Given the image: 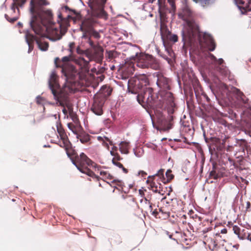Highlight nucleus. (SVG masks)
Segmentation results:
<instances>
[{
    "label": "nucleus",
    "mask_w": 251,
    "mask_h": 251,
    "mask_svg": "<svg viewBox=\"0 0 251 251\" xmlns=\"http://www.w3.org/2000/svg\"><path fill=\"white\" fill-rule=\"evenodd\" d=\"M62 111L65 114H66L67 113V110L65 108H64L63 109Z\"/></svg>",
    "instance_id": "13d9d810"
},
{
    "label": "nucleus",
    "mask_w": 251,
    "mask_h": 251,
    "mask_svg": "<svg viewBox=\"0 0 251 251\" xmlns=\"http://www.w3.org/2000/svg\"><path fill=\"white\" fill-rule=\"evenodd\" d=\"M166 176L167 177L168 181H171L174 177V176L172 174V171L171 170H168L167 171Z\"/></svg>",
    "instance_id": "4c0bfd02"
},
{
    "label": "nucleus",
    "mask_w": 251,
    "mask_h": 251,
    "mask_svg": "<svg viewBox=\"0 0 251 251\" xmlns=\"http://www.w3.org/2000/svg\"><path fill=\"white\" fill-rule=\"evenodd\" d=\"M89 60L88 61L86 60L83 57H80L76 60V62L77 64L81 66V68H83L85 70L88 71L89 69Z\"/></svg>",
    "instance_id": "5701e85b"
},
{
    "label": "nucleus",
    "mask_w": 251,
    "mask_h": 251,
    "mask_svg": "<svg viewBox=\"0 0 251 251\" xmlns=\"http://www.w3.org/2000/svg\"><path fill=\"white\" fill-rule=\"evenodd\" d=\"M165 0H158V4L161 5L164 2Z\"/></svg>",
    "instance_id": "5fc2aeb1"
},
{
    "label": "nucleus",
    "mask_w": 251,
    "mask_h": 251,
    "mask_svg": "<svg viewBox=\"0 0 251 251\" xmlns=\"http://www.w3.org/2000/svg\"><path fill=\"white\" fill-rule=\"evenodd\" d=\"M66 152L73 163L80 172L92 177L96 176L95 173L89 169L88 167L96 168L98 167V165L91 160L84 153L81 152L78 155L72 147Z\"/></svg>",
    "instance_id": "39448f33"
},
{
    "label": "nucleus",
    "mask_w": 251,
    "mask_h": 251,
    "mask_svg": "<svg viewBox=\"0 0 251 251\" xmlns=\"http://www.w3.org/2000/svg\"><path fill=\"white\" fill-rule=\"evenodd\" d=\"M149 54H140L136 59V66L142 69L149 68Z\"/></svg>",
    "instance_id": "f8f14e48"
},
{
    "label": "nucleus",
    "mask_w": 251,
    "mask_h": 251,
    "mask_svg": "<svg viewBox=\"0 0 251 251\" xmlns=\"http://www.w3.org/2000/svg\"><path fill=\"white\" fill-rule=\"evenodd\" d=\"M26 0H14V3L12 7L13 12H15V8L18 6H22L25 2Z\"/></svg>",
    "instance_id": "bb28decb"
},
{
    "label": "nucleus",
    "mask_w": 251,
    "mask_h": 251,
    "mask_svg": "<svg viewBox=\"0 0 251 251\" xmlns=\"http://www.w3.org/2000/svg\"><path fill=\"white\" fill-rule=\"evenodd\" d=\"M196 3H199L203 7L207 6L211 4V0H193Z\"/></svg>",
    "instance_id": "c756f323"
},
{
    "label": "nucleus",
    "mask_w": 251,
    "mask_h": 251,
    "mask_svg": "<svg viewBox=\"0 0 251 251\" xmlns=\"http://www.w3.org/2000/svg\"><path fill=\"white\" fill-rule=\"evenodd\" d=\"M233 230L235 234L239 235L240 232V228L237 226H233Z\"/></svg>",
    "instance_id": "79ce46f5"
},
{
    "label": "nucleus",
    "mask_w": 251,
    "mask_h": 251,
    "mask_svg": "<svg viewBox=\"0 0 251 251\" xmlns=\"http://www.w3.org/2000/svg\"><path fill=\"white\" fill-rule=\"evenodd\" d=\"M144 202L145 203L143 205L142 210L144 211L145 213L147 214H149V213L152 214V213L153 211H152L153 208L152 204L149 200H147L146 199H145L144 201Z\"/></svg>",
    "instance_id": "412c9836"
},
{
    "label": "nucleus",
    "mask_w": 251,
    "mask_h": 251,
    "mask_svg": "<svg viewBox=\"0 0 251 251\" xmlns=\"http://www.w3.org/2000/svg\"><path fill=\"white\" fill-rule=\"evenodd\" d=\"M170 213L169 211L166 210L164 207H161L157 211L156 209L153 210L152 215L155 218L166 219L170 217Z\"/></svg>",
    "instance_id": "4468645a"
},
{
    "label": "nucleus",
    "mask_w": 251,
    "mask_h": 251,
    "mask_svg": "<svg viewBox=\"0 0 251 251\" xmlns=\"http://www.w3.org/2000/svg\"><path fill=\"white\" fill-rule=\"evenodd\" d=\"M58 22L59 25L62 24L63 26H66L68 24V19L63 18L61 13H59L58 15Z\"/></svg>",
    "instance_id": "cd10ccee"
},
{
    "label": "nucleus",
    "mask_w": 251,
    "mask_h": 251,
    "mask_svg": "<svg viewBox=\"0 0 251 251\" xmlns=\"http://www.w3.org/2000/svg\"><path fill=\"white\" fill-rule=\"evenodd\" d=\"M77 139H79L82 144L88 143L90 140L91 136L85 132L79 133L77 136Z\"/></svg>",
    "instance_id": "4be33fe9"
},
{
    "label": "nucleus",
    "mask_w": 251,
    "mask_h": 251,
    "mask_svg": "<svg viewBox=\"0 0 251 251\" xmlns=\"http://www.w3.org/2000/svg\"><path fill=\"white\" fill-rule=\"evenodd\" d=\"M226 232H227V229L226 228H224V229H222L221 231V233H223V234L226 233Z\"/></svg>",
    "instance_id": "3c124183"
},
{
    "label": "nucleus",
    "mask_w": 251,
    "mask_h": 251,
    "mask_svg": "<svg viewBox=\"0 0 251 251\" xmlns=\"http://www.w3.org/2000/svg\"><path fill=\"white\" fill-rule=\"evenodd\" d=\"M104 88L102 87L100 92L94 96V101L91 107V110L96 115L100 116L103 114V106L105 102L106 98L110 95L108 92L107 94L103 93Z\"/></svg>",
    "instance_id": "0eeeda50"
},
{
    "label": "nucleus",
    "mask_w": 251,
    "mask_h": 251,
    "mask_svg": "<svg viewBox=\"0 0 251 251\" xmlns=\"http://www.w3.org/2000/svg\"><path fill=\"white\" fill-rule=\"evenodd\" d=\"M168 2L171 4L172 7H174L175 5V3L173 0H168Z\"/></svg>",
    "instance_id": "864d4df0"
},
{
    "label": "nucleus",
    "mask_w": 251,
    "mask_h": 251,
    "mask_svg": "<svg viewBox=\"0 0 251 251\" xmlns=\"http://www.w3.org/2000/svg\"><path fill=\"white\" fill-rule=\"evenodd\" d=\"M209 176L214 179H217L219 177L214 169L210 172Z\"/></svg>",
    "instance_id": "58836bf2"
},
{
    "label": "nucleus",
    "mask_w": 251,
    "mask_h": 251,
    "mask_svg": "<svg viewBox=\"0 0 251 251\" xmlns=\"http://www.w3.org/2000/svg\"><path fill=\"white\" fill-rule=\"evenodd\" d=\"M234 177H235V178L237 180L239 181V177H239V176H237L236 175H235V176H234Z\"/></svg>",
    "instance_id": "052dcab7"
},
{
    "label": "nucleus",
    "mask_w": 251,
    "mask_h": 251,
    "mask_svg": "<svg viewBox=\"0 0 251 251\" xmlns=\"http://www.w3.org/2000/svg\"><path fill=\"white\" fill-rule=\"evenodd\" d=\"M149 68L158 70L160 69V65L158 61L151 55L149 56Z\"/></svg>",
    "instance_id": "f3484780"
},
{
    "label": "nucleus",
    "mask_w": 251,
    "mask_h": 251,
    "mask_svg": "<svg viewBox=\"0 0 251 251\" xmlns=\"http://www.w3.org/2000/svg\"><path fill=\"white\" fill-rule=\"evenodd\" d=\"M160 33L163 38L166 37L171 41L176 42L178 40V37L176 35H171V32L168 30L166 26L161 25Z\"/></svg>",
    "instance_id": "ddd939ff"
},
{
    "label": "nucleus",
    "mask_w": 251,
    "mask_h": 251,
    "mask_svg": "<svg viewBox=\"0 0 251 251\" xmlns=\"http://www.w3.org/2000/svg\"><path fill=\"white\" fill-rule=\"evenodd\" d=\"M235 93L236 95L237 99L241 102L244 104H248L249 99L246 97L243 92H241L240 90L236 89Z\"/></svg>",
    "instance_id": "a211bd4d"
},
{
    "label": "nucleus",
    "mask_w": 251,
    "mask_h": 251,
    "mask_svg": "<svg viewBox=\"0 0 251 251\" xmlns=\"http://www.w3.org/2000/svg\"><path fill=\"white\" fill-rule=\"evenodd\" d=\"M192 15V12L190 8L186 5H184L182 9V12L178 14L179 17L183 20H186L190 18Z\"/></svg>",
    "instance_id": "dca6fc26"
},
{
    "label": "nucleus",
    "mask_w": 251,
    "mask_h": 251,
    "mask_svg": "<svg viewBox=\"0 0 251 251\" xmlns=\"http://www.w3.org/2000/svg\"><path fill=\"white\" fill-rule=\"evenodd\" d=\"M106 0H89L90 6L93 10L102 11Z\"/></svg>",
    "instance_id": "2eb2a0df"
},
{
    "label": "nucleus",
    "mask_w": 251,
    "mask_h": 251,
    "mask_svg": "<svg viewBox=\"0 0 251 251\" xmlns=\"http://www.w3.org/2000/svg\"><path fill=\"white\" fill-rule=\"evenodd\" d=\"M68 128L71 130L76 135V136L79 133H78L79 130L80 129V126H77L74 125L73 124L70 123L68 124Z\"/></svg>",
    "instance_id": "a878e982"
},
{
    "label": "nucleus",
    "mask_w": 251,
    "mask_h": 251,
    "mask_svg": "<svg viewBox=\"0 0 251 251\" xmlns=\"http://www.w3.org/2000/svg\"><path fill=\"white\" fill-rule=\"evenodd\" d=\"M105 139H106V140L107 141H108V142H109V144H110L111 145H112V142H111V141H110L108 139V138H105Z\"/></svg>",
    "instance_id": "680f3d73"
},
{
    "label": "nucleus",
    "mask_w": 251,
    "mask_h": 251,
    "mask_svg": "<svg viewBox=\"0 0 251 251\" xmlns=\"http://www.w3.org/2000/svg\"><path fill=\"white\" fill-rule=\"evenodd\" d=\"M3 195V192L0 191V198H1Z\"/></svg>",
    "instance_id": "0e129e2a"
},
{
    "label": "nucleus",
    "mask_w": 251,
    "mask_h": 251,
    "mask_svg": "<svg viewBox=\"0 0 251 251\" xmlns=\"http://www.w3.org/2000/svg\"><path fill=\"white\" fill-rule=\"evenodd\" d=\"M160 96L153 93V89L150 87H145L143 89V92L139 94L137 96V99L139 103L142 105L146 104L147 106L151 108H156L162 109H167L165 100L159 99Z\"/></svg>",
    "instance_id": "423d86ee"
},
{
    "label": "nucleus",
    "mask_w": 251,
    "mask_h": 251,
    "mask_svg": "<svg viewBox=\"0 0 251 251\" xmlns=\"http://www.w3.org/2000/svg\"><path fill=\"white\" fill-rule=\"evenodd\" d=\"M239 3L241 4H243L244 3V1L242 0H239Z\"/></svg>",
    "instance_id": "69168bd1"
},
{
    "label": "nucleus",
    "mask_w": 251,
    "mask_h": 251,
    "mask_svg": "<svg viewBox=\"0 0 251 251\" xmlns=\"http://www.w3.org/2000/svg\"><path fill=\"white\" fill-rule=\"evenodd\" d=\"M100 175L102 176L104 178L109 179H112L113 178V176L106 171H100Z\"/></svg>",
    "instance_id": "c9c22d12"
},
{
    "label": "nucleus",
    "mask_w": 251,
    "mask_h": 251,
    "mask_svg": "<svg viewBox=\"0 0 251 251\" xmlns=\"http://www.w3.org/2000/svg\"><path fill=\"white\" fill-rule=\"evenodd\" d=\"M241 180L242 182H243L245 180V179L242 177H239V180Z\"/></svg>",
    "instance_id": "e2e57ef3"
},
{
    "label": "nucleus",
    "mask_w": 251,
    "mask_h": 251,
    "mask_svg": "<svg viewBox=\"0 0 251 251\" xmlns=\"http://www.w3.org/2000/svg\"><path fill=\"white\" fill-rule=\"evenodd\" d=\"M96 25V21L94 18L90 17L84 19L80 26L81 30L85 32V34L83 35V37H86L87 36L85 34L92 31V30L94 28Z\"/></svg>",
    "instance_id": "9b49d317"
},
{
    "label": "nucleus",
    "mask_w": 251,
    "mask_h": 251,
    "mask_svg": "<svg viewBox=\"0 0 251 251\" xmlns=\"http://www.w3.org/2000/svg\"><path fill=\"white\" fill-rule=\"evenodd\" d=\"M237 0V1H238V0ZM248 0V3H249V4L251 3V0Z\"/></svg>",
    "instance_id": "338daca9"
},
{
    "label": "nucleus",
    "mask_w": 251,
    "mask_h": 251,
    "mask_svg": "<svg viewBox=\"0 0 251 251\" xmlns=\"http://www.w3.org/2000/svg\"><path fill=\"white\" fill-rule=\"evenodd\" d=\"M214 62H216L218 65H222L224 63V60L222 58H220L219 59H217V61H215Z\"/></svg>",
    "instance_id": "49530a36"
},
{
    "label": "nucleus",
    "mask_w": 251,
    "mask_h": 251,
    "mask_svg": "<svg viewBox=\"0 0 251 251\" xmlns=\"http://www.w3.org/2000/svg\"><path fill=\"white\" fill-rule=\"evenodd\" d=\"M129 143L123 141L120 144V151L122 153L127 154L129 152Z\"/></svg>",
    "instance_id": "393cba45"
},
{
    "label": "nucleus",
    "mask_w": 251,
    "mask_h": 251,
    "mask_svg": "<svg viewBox=\"0 0 251 251\" xmlns=\"http://www.w3.org/2000/svg\"><path fill=\"white\" fill-rule=\"evenodd\" d=\"M226 138L221 140L219 138H215L214 140L215 142V147L218 151H222L224 149L225 145Z\"/></svg>",
    "instance_id": "b1692460"
},
{
    "label": "nucleus",
    "mask_w": 251,
    "mask_h": 251,
    "mask_svg": "<svg viewBox=\"0 0 251 251\" xmlns=\"http://www.w3.org/2000/svg\"><path fill=\"white\" fill-rule=\"evenodd\" d=\"M111 154L114 156L112 159V162L116 161V160L121 161L123 159V158L120 156L119 154L116 152H115L113 150L110 151Z\"/></svg>",
    "instance_id": "7c9ffc66"
},
{
    "label": "nucleus",
    "mask_w": 251,
    "mask_h": 251,
    "mask_svg": "<svg viewBox=\"0 0 251 251\" xmlns=\"http://www.w3.org/2000/svg\"><path fill=\"white\" fill-rule=\"evenodd\" d=\"M76 51L77 53L79 54L84 55L86 57H87V53L88 52V49L83 50L81 49L80 48L78 47L76 49Z\"/></svg>",
    "instance_id": "ea45409f"
},
{
    "label": "nucleus",
    "mask_w": 251,
    "mask_h": 251,
    "mask_svg": "<svg viewBox=\"0 0 251 251\" xmlns=\"http://www.w3.org/2000/svg\"><path fill=\"white\" fill-rule=\"evenodd\" d=\"M26 41L28 45V52L31 51L33 49V42L35 41V36L29 33L25 35Z\"/></svg>",
    "instance_id": "6ab92c4d"
},
{
    "label": "nucleus",
    "mask_w": 251,
    "mask_h": 251,
    "mask_svg": "<svg viewBox=\"0 0 251 251\" xmlns=\"http://www.w3.org/2000/svg\"><path fill=\"white\" fill-rule=\"evenodd\" d=\"M154 75L157 77L156 84L160 89V98L165 100L168 113V117L165 118L160 110H157V112L158 111L159 113L157 122L161 130L168 131L173 127L174 118L173 114L176 109L173 93L168 91L171 89V80L160 72L155 73Z\"/></svg>",
    "instance_id": "7ed1b4c3"
},
{
    "label": "nucleus",
    "mask_w": 251,
    "mask_h": 251,
    "mask_svg": "<svg viewBox=\"0 0 251 251\" xmlns=\"http://www.w3.org/2000/svg\"><path fill=\"white\" fill-rule=\"evenodd\" d=\"M5 18H6V19L9 22H10V23H14V22H15L17 20L18 18H16V17H13L12 18H10L8 16V15L7 14H5Z\"/></svg>",
    "instance_id": "a19ab883"
},
{
    "label": "nucleus",
    "mask_w": 251,
    "mask_h": 251,
    "mask_svg": "<svg viewBox=\"0 0 251 251\" xmlns=\"http://www.w3.org/2000/svg\"><path fill=\"white\" fill-rule=\"evenodd\" d=\"M119 161L116 160V161L112 162V163L113 164L117 166L119 168H121L124 173L127 174L128 173V170L125 168L123 164L119 162Z\"/></svg>",
    "instance_id": "72a5a7b5"
},
{
    "label": "nucleus",
    "mask_w": 251,
    "mask_h": 251,
    "mask_svg": "<svg viewBox=\"0 0 251 251\" xmlns=\"http://www.w3.org/2000/svg\"><path fill=\"white\" fill-rule=\"evenodd\" d=\"M130 74H133V72L134 71V66L133 65L130 64Z\"/></svg>",
    "instance_id": "09e8293b"
},
{
    "label": "nucleus",
    "mask_w": 251,
    "mask_h": 251,
    "mask_svg": "<svg viewBox=\"0 0 251 251\" xmlns=\"http://www.w3.org/2000/svg\"><path fill=\"white\" fill-rule=\"evenodd\" d=\"M236 143L241 147L243 151L247 148L248 142L245 139H237Z\"/></svg>",
    "instance_id": "c85d7f7f"
},
{
    "label": "nucleus",
    "mask_w": 251,
    "mask_h": 251,
    "mask_svg": "<svg viewBox=\"0 0 251 251\" xmlns=\"http://www.w3.org/2000/svg\"><path fill=\"white\" fill-rule=\"evenodd\" d=\"M139 174L141 175L142 176H144L147 175V174L145 172H144V171H140L139 173Z\"/></svg>",
    "instance_id": "8fccbe9b"
},
{
    "label": "nucleus",
    "mask_w": 251,
    "mask_h": 251,
    "mask_svg": "<svg viewBox=\"0 0 251 251\" xmlns=\"http://www.w3.org/2000/svg\"><path fill=\"white\" fill-rule=\"evenodd\" d=\"M112 183L120 187L122 190L124 189V183L121 180L114 179L111 181Z\"/></svg>",
    "instance_id": "e433bc0d"
},
{
    "label": "nucleus",
    "mask_w": 251,
    "mask_h": 251,
    "mask_svg": "<svg viewBox=\"0 0 251 251\" xmlns=\"http://www.w3.org/2000/svg\"><path fill=\"white\" fill-rule=\"evenodd\" d=\"M119 161L116 160V161L112 162V163L113 164L117 166L119 168H121L124 173L127 174L128 173V170L125 168L123 164L119 162Z\"/></svg>",
    "instance_id": "473e14b6"
},
{
    "label": "nucleus",
    "mask_w": 251,
    "mask_h": 251,
    "mask_svg": "<svg viewBox=\"0 0 251 251\" xmlns=\"http://www.w3.org/2000/svg\"><path fill=\"white\" fill-rule=\"evenodd\" d=\"M87 57L89 61H95L100 63L103 59V49L101 46L95 47L93 49H88Z\"/></svg>",
    "instance_id": "1a4fd4ad"
},
{
    "label": "nucleus",
    "mask_w": 251,
    "mask_h": 251,
    "mask_svg": "<svg viewBox=\"0 0 251 251\" xmlns=\"http://www.w3.org/2000/svg\"><path fill=\"white\" fill-rule=\"evenodd\" d=\"M87 33L89 34L90 37L91 36H93L97 39H99L100 37V33L98 31L95 30L94 28L92 29V31L88 32Z\"/></svg>",
    "instance_id": "2f4dec72"
},
{
    "label": "nucleus",
    "mask_w": 251,
    "mask_h": 251,
    "mask_svg": "<svg viewBox=\"0 0 251 251\" xmlns=\"http://www.w3.org/2000/svg\"><path fill=\"white\" fill-rule=\"evenodd\" d=\"M119 161L116 160V161L112 162V163L113 164L117 166L119 168H121L124 173L127 174L128 173V170L125 168L123 164L119 162Z\"/></svg>",
    "instance_id": "f704fd0d"
},
{
    "label": "nucleus",
    "mask_w": 251,
    "mask_h": 251,
    "mask_svg": "<svg viewBox=\"0 0 251 251\" xmlns=\"http://www.w3.org/2000/svg\"><path fill=\"white\" fill-rule=\"evenodd\" d=\"M163 173H164V170L162 169H161L158 171V173L156 174L155 176H153V177H155L156 176H158L161 177V176H163Z\"/></svg>",
    "instance_id": "c03bdc74"
},
{
    "label": "nucleus",
    "mask_w": 251,
    "mask_h": 251,
    "mask_svg": "<svg viewBox=\"0 0 251 251\" xmlns=\"http://www.w3.org/2000/svg\"><path fill=\"white\" fill-rule=\"evenodd\" d=\"M57 131L62 140V143L58 145L60 147L64 148L65 151H67L72 147V144L70 142L68 136L60 123H57Z\"/></svg>",
    "instance_id": "9d476101"
},
{
    "label": "nucleus",
    "mask_w": 251,
    "mask_h": 251,
    "mask_svg": "<svg viewBox=\"0 0 251 251\" xmlns=\"http://www.w3.org/2000/svg\"><path fill=\"white\" fill-rule=\"evenodd\" d=\"M248 239L251 241V234H249L248 236Z\"/></svg>",
    "instance_id": "bf43d9fd"
},
{
    "label": "nucleus",
    "mask_w": 251,
    "mask_h": 251,
    "mask_svg": "<svg viewBox=\"0 0 251 251\" xmlns=\"http://www.w3.org/2000/svg\"><path fill=\"white\" fill-rule=\"evenodd\" d=\"M148 83L147 78L145 75H141L132 78L128 80V89L132 94H140V91L143 89Z\"/></svg>",
    "instance_id": "6e6552de"
},
{
    "label": "nucleus",
    "mask_w": 251,
    "mask_h": 251,
    "mask_svg": "<svg viewBox=\"0 0 251 251\" xmlns=\"http://www.w3.org/2000/svg\"><path fill=\"white\" fill-rule=\"evenodd\" d=\"M88 43H89V45H90V46L91 47V49H93V48H95V47H97L100 46L99 45H95L94 42H93V41H92V40L91 39L90 37H89V38H88Z\"/></svg>",
    "instance_id": "37998d69"
},
{
    "label": "nucleus",
    "mask_w": 251,
    "mask_h": 251,
    "mask_svg": "<svg viewBox=\"0 0 251 251\" xmlns=\"http://www.w3.org/2000/svg\"><path fill=\"white\" fill-rule=\"evenodd\" d=\"M209 57L211 58V59L215 62V61H217V58L216 57L212 54L209 53Z\"/></svg>",
    "instance_id": "de8ad7c7"
},
{
    "label": "nucleus",
    "mask_w": 251,
    "mask_h": 251,
    "mask_svg": "<svg viewBox=\"0 0 251 251\" xmlns=\"http://www.w3.org/2000/svg\"><path fill=\"white\" fill-rule=\"evenodd\" d=\"M246 133L248 134L250 136H251V129H249V130H246Z\"/></svg>",
    "instance_id": "603ef678"
},
{
    "label": "nucleus",
    "mask_w": 251,
    "mask_h": 251,
    "mask_svg": "<svg viewBox=\"0 0 251 251\" xmlns=\"http://www.w3.org/2000/svg\"><path fill=\"white\" fill-rule=\"evenodd\" d=\"M222 87H223L225 89H227V86L225 84H222Z\"/></svg>",
    "instance_id": "4d7b16f0"
},
{
    "label": "nucleus",
    "mask_w": 251,
    "mask_h": 251,
    "mask_svg": "<svg viewBox=\"0 0 251 251\" xmlns=\"http://www.w3.org/2000/svg\"><path fill=\"white\" fill-rule=\"evenodd\" d=\"M35 41L38 45V48L42 51H47L48 50L49 45V43L43 41L41 39L38 38L35 36Z\"/></svg>",
    "instance_id": "aec40b11"
},
{
    "label": "nucleus",
    "mask_w": 251,
    "mask_h": 251,
    "mask_svg": "<svg viewBox=\"0 0 251 251\" xmlns=\"http://www.w3.org/2000/svg\"><path fill=\"white\" fill-rule=\"evenodd\" d=\"M183 36L191 46L196 43L198 50L201 51H203L205 48L210 51H213L215 49L216 44L212 36L205 33L202 35L200 34L198 25L193 21L187 22V27L183 32Z\"/></svg>",
    "instance_id": "20e7f679"
},
{
    "label": "nucleus",
    "mask_w": 251,
    "mask_h": 251,
    "mask_svg": "<svg viewBox=\"0 0 251 251\" xmlns=\"http://www.w3.org/2000/svg\"><path fill=\"white\" fill-rule=\"evenodd\" d=\"M67 18H68V19H70V18H72V17H71V16H70V15H68V16H67Z\"/></svg>",
    "instance_id": "774afa93"
},
{
    "label": "nucleus",
    "mask_w": 251,
    "mask_h": 251,
    "mask_svg": "<svg viewBox=\"0 0 251 251\" xmlns=\"http://www.w3.org/2000/svg\"><path fill=\"white\" fill-rule=\"evenodd\" d=\"M48 0H30L29 10L31 14L30 26L35 34L44 36L47 31L53 41L60 40L67 32L66 26L60 24V29L52 26L53 14L50 9L45 6L49 5Z\"/></svg>",
    "instance_id": "f03ea898"
},
{
    "label": "nucleus",
    "mask_w": 251,
    "mask_h": 251,
    "mask_svg": "<svg viewBox=\"0 0 251 251\" xmlns=\"http://www.w3.org/2000/svg\"><path fill=\"white\" fill-rule=\"evenodd\" d=\"M250 206H251V203H250V202L248 201V202H247V209H248V208H250Z\"/></svg>",
    "instance_id": "6e6d98bb"
},
{
    "label": "nucleus",
    "mask_w": 251,
    "mask_h": 251,
    "mask_svg": "<svg viewBox=\"0 0 251 251\" xmlns=\"http://www.w3.org/2000/svg\"><path fill=\"white\" fill-rule=\"evenodd\" d=\"M72 60L71 55L63 57L61 59L56 57L54 64L57 68H61L62 74L65 76L66 82L62 88H60L57 76L55 73H52L49 81V84L54 99L59 103L60 105L68 106L69 94L75 93L78 90L81 76L75 67L70 64Z\"/></svg>",
    "instance_id": "f257e3e1"
},
{
    "label": "nucleus",
    "mask_w": 251,
    "mask_h": 251,
    "mask_svg": "<svg viewBox=\"0 0 251 251\" xmlns=\"http://www.w3.org/2000/svg\"><path fill=\"white\" fill-rule=\"evenodd\" d=\"M151 187L152 188L153 191H155V192H158L159 190L157 189V186L155 185V184L154 182H152L151 183Z\"/></svg>",
    "instance_id": "a18cd8bd"
}]
</instances>
